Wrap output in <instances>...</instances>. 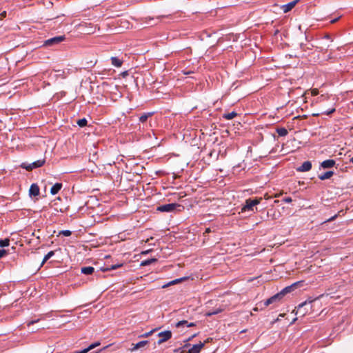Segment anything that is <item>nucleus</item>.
<instances>
[{"label": "nucleus", "instance_id": "f257e3e1", "mask_svg": "<svg viewBox=\"0 0 353 353\" xmlns=\"http://www.w3.org/2000/svg\"><path fill=\"white\" fill-rule=\"evenodd\" d=\"M63 16L57 15L52 18H46V28L51 30L57 29L63 23Z\"/></svg>", "mask_w": 353, "mask_h": 353}, {"label": "nucleus", "instance_id": "f03ea898", "mask_svg": "<svg viewBox=\"0 0 353 353\" xmlns=\"http://www.w3.org/2000/svg\"><path fill=\"white\" fill-rule=\"evenodd\" d=\"M262 201V198H256L254 199H248L245 201V205L241 208V212L250 211L254 212V208L259 204Z\"/></svg>", "mask_w": 353, "mask_h": 353}, {"label": "nucleus", "instance_id": "7ed1b4c3", "mask_svg": "<svg viewBox=\"0 0 353 353\" xmlns=\"http://www.w3.org/2000/svg\"><path fill=\"white\" fill-rule=\"evenodd\" d=\"M181 207L182 206L178 203H168L159 205L157 208V210L161 212H171L176 210L178 208Z\"/></svg>", "mask_w": 353, "mask_h": 353}, {"label": "nucleus", "instance_id": "20e7f679", "mask_svg": "<svg viewBox=\"0 0 353 353\" xmlns=\"http://www.w3.org/2000/svg\"><path fill=\"white\" fill-rule=\"evenodd\" d=\"M44 164L43 160H38L31 163H28L27 162H23L21 164L20 167L26 169L28 171L32 170L34 168L41 167Z\"/></svg>", "mask_w": 353, "mask_h": 353}, {"label": "nucleus", "instance_id": "39448f33", "mask_svg": "<svg viewBox=\"0 0 353 353\" xmlns=\"http://www.w3.org/2000/svg\"><path fill=\"white\" fill-rule=\"evenodd\" d=\"M65 40V35L57 36L48 39H46V47L58 45Z\"/></svg>", "mask_w": 353, "mask_h": 353}, {"label": "nucleus", "instance_id": "423d86ee", "mask_svg": "<svg viewBox=\"0 0 353 353\" xmlns=\"http://www.w3.org/2000/svg\"><path fill=\"white\" fill-rule=\"evenodd\" d=\"M172 334L170 330L163 331L158 334L159 339L157 341L158 345H161L172 338Z\"/></svg>", "mask_w": 353, "mask_h": 353}, {"label": "nucleus", "instance_id": "0eeeda50", "mask_svg": "<svg viewBox=\"0 0 353 353\" xmlns=\"http://www.w3.org/2000/svg\"><path fill=\"white\" fill-rule=\"evenodd\" d=\"M283 298V296L282 293L280 292L274 296H271L270 298L268 299L266 301H264L263 305L264 307H267L272 303H276L279 302Z\"/></svg>", "mask_w": 353, "mask_h": 353}, {"label": "nucleus", "instance_id": "6e6552de", "mask_svg": "<svg viewBox=\"0 0 353 353\" xmlns=\"http://www.w3.org/2000/svg\"><path fill=\"white\" fill-rule=\"evenodd\" d=\"M209 340L210 339H208L203 343L200 342L199 344L194 345L188 352H185V351H183L181 353H200L202 348L205 346V344L208 343Z\"/></svg>", "mask_w": 353, "mask_h": 353}, {"label": "nucleus", "instance_id": "1a4fd4ad", "mask_svg": "<svg viewBox=\"0 0 353 353\" xmlns=\"http://www.w3.org/2000/svg\"><path fill=\"white\" fill-rule=\"evenodd\" d=\"M336 164L334 159H327L321 163L320 167L323 169H329L333 168Z\"/></svg>", "mask_w": 353, "mask_h": 353}, {"label": "nucleus", "instance_id": "9d476101", "mask_svg": "<svg viewBox=\"0 0 353 353\" xmlns=\"http://www.w3.org/2000/svg\"><path fill=\"white\" fill-rule=\"evenodd\" d=\"M312 168V163L310 161H306L302 163V165L299 167L296 170L298 172H307L310 170Z\"/></svg>", "mask_w": 353, "mask_h": 353}, {"label": "nucleus", "instance_id": "9b49d317", "mask_svg": "<svg viewBox=\"0 0 353 353\" xmlns=\"http://www.w3.org/2000/svg\"><path fill=\"white\" fill-rule=\"evenodd\" d=\"M314 301V300H312V301H305L301 303V304H299L296 314H300L301 315L304 316L307 312L302 311V309L305 306L311 304Z\"/></svg>", "mask_w": 353, "mask_h": 353}, {"label": "nucleus", "instance_id": "f8f14e48", "mask_svg": "<svg viewBox=\"0 0 353 353\" xmlns=\"http://www.w3.org/2000/svg\"><path fill=\"white\" fill-rule=\"evenodd\" d=\"M46 232L48 234H50L49 237H48V239H46V243H45V245L46 246V245H49L50 243H53V241H51V238L54 236V234L56 232L55 230H52V229H50L48 226H47L46 228Z\"/></svg>", "mask_w": 353, "mask_h": 353}, {"label": "nucleus", "instance_id": "ddd939ff", "mask_svg": "<svg viewBox=\"0 0 353 353\" xmlns=\"http://www.w3.org/2000/svg\"><path fill=\"white\" fill-rule=\"evenodd\" d=\"M30 195L36 196L39 194V188L36 183L31 185L29 190Z\"/></svg>", "mask_w": 353, "mask_h": 353}, {"label": "nucleus", "instance_id": "4468645a", "mask_svg": "<svg viewBox=\"0 0 353 353\" xmlns=\"http://www.w3.org/2000/svg\"><path fill=\"white\" fill-rule=\"evenodd\" d=\"M299 0H294L293 1H291L290 3H288V4L286 5H284L283 6V10L285 13L290 11L296 5V3L299 2Z\"/></svg>", "mask_w": 353, "mask_h": 353}, {"label": "nucleus", "instance_id": "2eb2a0df", "mask_svg": "<svg viewBox=\"0 0 353 353\" xmlns=\"http://www.w3.org/2000/svg\"><path fill=\"white\" fill-rule=\"evenodd\" d=\"M299 283H294L291 285L287 286L285 288H283L281 292L282 293L283 296H284L285 294L292 292L298 285Z\"/></svg>", "mask_w": 353, "mask_h": 353}, {"label": "nucleus", "instance_id": "dca6fc26", "mask_svg": "<svg viewBox=\"0 0 353 353\" xmlns=\"http://www.w3.org/2000/svg\"><path fill=\"white\" fill-rule=\"evenodd\" d=\"M62 187H63V184L61 183H56L50 188V193L52 195L57 194L61 190Z\"/></svg>", "mask_w": 353, "mask_h": 353}, {"label": "nucleus", "instance_id": "f3484780", "mask_svg": "<svg viewBox=\"0 0 353 353\" xmlns=\"http://www.w3.org/2000/svg\"><path fill=\"white\" fill-rule=\"evenodd\" d=\"M334 174V172L333 171L329 170L323 174H319V179H321V181H325L326 179H330Z\"/></svg>", "mask_w": 353, "mask_h": 353}, {"label": "nucleus", "instance_id": "a211bd4d", "mask_svg": "<svg viewBox=\"0 0 353 353\" xmlns=\"http://www.w3.org/2000/svg\"><path fill=\"white\" fill-rule=\"evenodd\" d=\"M100 345L99 342L94 343L91 345H90L87 348H85L81 351H76L74 353H88L90 350L95 348L96 347L99 346Z\"/></svg>", "mask_w": 353, "mask_h": 353}, {"label": "nucleus", "instance_id": "6ab92c4d", "mask_svg": "<svg viewBox=\"0 0 353 353\" xmlns=\"http://www.w3.org/2000/svg\"><path fill=\"white\" fill-rule=\"evenodd\" d=\"M82 274L85 275H91L94 272V268L92 266L82 267L81 269Z\"/></svg>", "mask_w": 353, "mask_h": 353}, {"label": "nucleus", "instance_id": "aec40b11", "mask_svg": "<svg viewBox=\"0 0 353 353\" xmlns=\"http://www.w3.org/2000/svg\"><path fill=\"white\" fill-rule=\"evenodd\" d=\"M186 325L187 327H194L196 326L195 323H189L188 321L183 320L180 321L176 324V327H180L181 326Z\"/></svg>", "mask_w": 353, "mask_h": 353}, {"label": "nucleus", "instance_id": "412c9836", "mask_svg": "<svg viewBox=\"0 0 353 353\" xmlns=\"http://www.w3.org/2000/svg\"><path fill=\"white\" fill-rule=\"evenodd\" d=\"M148 343V341H140L139 343H137V344L134 345L133 347L131 348V351L132 352H134V351H136L139 348H141L143 347H144L145 345H146Z\"/></svg>", "mask_w": 353, "mask_h": 353}, {"label": "nucleus", "instance_id": "4be33fe9", "mask_svg": "<svg viewBox=\"0 0 353 353\" xmlns=\"http://www.w3.org/2000/svg\"><path fill=\"white\" fill-rule=\"evenodd\" d=\"M154 114V112H147V113H143V114H141L139 117V121L141 123H145L147 121V120L148 119V118L151 117L152 115Z\"/></svg>", "mask_w": 353, "mask_h": 353}, {"label": "nucleus", "instance_id": "5701e85b", "mask_svg": "<svg viewBox=\"0 0 353 353\" xmlns=\"http://www.w3.org/2000/svg\"><path fill=\"white\" fill-rule=\"evenodd\" d=\"M111 63L114 66L119 68L121 66L123 61L117 57H111Z\"/></svg>", "mask_w": 353, "mask_h": 353}, {"label": "nucleus", "instance_id": "b1692460", "mask_svg": "<svg viewBox=\"0 0 353 353\" xmlns=\"http://www.w3.org/2000/svg\"><path fill=\"white\" fill-rule=\"evenodd\" d=\"M55 251H50L47 254H46V268L50 267V265L52 263V261L48 263V261L54 254Z\"/></svg>", "mask_w": 353, "mask_h": 353}, {"label": "nucleus", "instance_id": "393cba45", "mask_svg": "<svg viewBox=\"0 0 353 353\" xmlns=\"http://www.w3.org/2000/svg\"><path fill=\"white\" fill-rule=\"evenodd\" d=\"M276 131L280 137H285L288 134V130L285 128H276Z\"/></svg>", "mask_w": 353, "mask_h": 353}, {"label": "nucleus", "instance_id": "a878e982", "mask_svg": "<svg viewBox=\"0 0 353 353\" xmlns=\"http://www.w3.org/2000/svg\"><path fill=\"white\" fill-rule=\"evenodd\" d=\"M157 261V259L155 258L146 259V260L141 261V265H142V266L150 265L154 263H156Z\"/></svg>", "mask_w": 353, "mask_h": 353}, {"label": "nucleus", "instance_id": "bb28decb", "mask_svg": "<svg viewBox=\"0 0 353 353\" xmlns=\"http://www.w3.org/2000/svg\"><path fill=\"white\" fill-rule=\"evenodd\" d=\"M237 116V113L234 111L232 112H230V113H225L223 114V118L227 119V120H230V119H234L235 117Z\"/></svg>", "mask_w": 353, "mask_h": 353}, {"label": "nucleus", "instance_id": "cd10ccee", "mask_svg": "<svg viewBox=\"0 0 353 353\" xmlns=\"http://www.w3.org/2000/svg\"><path fill=\"white\" fill-rule=\"evenodd\" d=\"M123 266V263H117L115 265H108L105 270H104V271H108V270H116L119 268H121Z\"/></svg>", "mask_w": 353, "mask_h": 353}, {"label": "nucleus", "instance_id": "c85d7f7f", "mask_svg": "<svg viewBox=\"0 0 353 353\" xmlns=\"http://www.w3.org/2000/svg\"><path fill=\"white\" fill-rule=\"evenodd\" d=\"M222 311H223V310L221 308H218V309H216L212 311H210V312H207L206 316H211L212 315H216V314L221 313Z\"/></svg>", "mask_w": 353, "mask_h": 353}, {"label": "nucleus", "instance_id": "c756f323", "mask_svg": "<svg viewBox=\"0 0 353 353\" xmlns=\"http://www.w3.org/2000/svg\"><path fill=\"white\" fill-rule=\"evenodd\" d=\"M330 48V44L327 43H322V46L320 47H317L319 49L320 52H327Z\"/></svg>", "mask_w": 353, "mask_h": 353}, {"label": "nucleus", "instance_id": "7c9ffc66", "mask_svg": "<svg viewBox=\"0 0 353 353\" xmlns=\"http://www.w3.org/2000/svg\"><path fill=\"white\" fill-rule=\"evenodd\" d=\"M10 245V240L8 239H0V247L4 248Z\"/></svg>", "mask_w": 353, "mask_h": 353}, {"label": "nucleus", "instance_id": "2f4dec72", "mask_svg": "<svg viewBox=\"0 0 353 353\" xmlns=\"http://www.w3.org/2000/svg\"><path fill=\"white\" fill-rule=\"evenodd\" d=\"M77 123L79 126L82 128V127H85L87 125L88 121L86 119L83 118V119H79Z\"/></svg>", "mask_w": 353, "mask_h": 353}, {"label": "nucleus", "instance_id": "473e14b6", "mask_svg": "<svg viewBox=\"0 0 353 353\" xmlns=\"http://www.w3.org/2000/svg\"><path fill=\"white\" fill-rule=\"evenodd\" d=\"M185 279V278L184 277V278H181V279H177L173 280V281H170L168 285H164L163 288H165V286H168V285H174V284L180 283L181 281H184Z\"/></svg>", "mask_w": 353, "mask_h": 353}, {"label": "nucleus", "instance_id": "72a5a7b5", "mask_svg": "<svg viewBox=\"0 0 353 353\" xmlns=\"http://www.w3.org/2000/svg\"><path fill=\"white\" fill-rule=\"evenodd\" d=\"M61 234H63L65 236H70L72 234V232L70 230H62L59 232V234L57 235V236H59Z\"/></svg>", "mask_w": 353, "mask_h": 353}, {"label": "nucleus", "instance_id": "f704fd0d", "mask_svg": "<svg viewBox=\"0 0 353 353\" xmlns=\"http://www.w3.org/2000/svg\"><path fill=\"white\" fill-rule=\"evenodd\" d=\"M157 329H154L148 332H145V334H141V336H139V338H142V337H149L150 336H151Z\"/></svg>", "mask_w": 353, "mask_h": 353}, {"label": "nucleus", "instance_id": "c9c22d12", "mask_svg": "<svg viewBox=\"0 0 353 353\" xmlns=\"http://www.w3.org/2000/svg\"><path fill=\"white\" fill-rule=\"evenodd\" d=\"M322 39L323 40H327V41H330V42L333 41V40L331 38V36L329 34H325L324 35V37L322 38Z\"/></svg>", "mask_w": 353, "mask_h": 353}, {"label": "nucleus", "instance_id": "e433bc0d", "mask_svg": "<svg viewBox=\"0 0 353 353\" xmlns=\"http://www.w3.org/2000/svg\"><path fill=\"white\" fill-rule=\"evenodd\" d=\"M8 254V252L4 249H0V259L3 257Z\"/></svg>", "mask_w": 353, "mask_h": 353}, {"label": "nucleus", "instance_id": "4c0bfd02", "mask_svg": "<svg viewBox=\"0 0 353 353\" xmlns=\"http://www.w3.org/2000/svg\"><path fill=\"white\" fill-rule=\"evenodd\" d=\"M335 112V108H332L330 110H327V111H325L324 112H323L322 114H326V115H330L332 114L333 112Z\"/></svg>", "mask_w": 353, "mask_h": 353}, {"label": "nucleus", "instance_id": "58836bf2", "mask_svg": "<svg viewBox=\"0 0 353 353\" xmlns=\"http://www.w3.org/2000/svg\"><path fill=\"white\" fill-rule=\"evenodd\" d=\"M282 201L285 202V203H291L292 201V199L291 197L290 196H288V197H285L282 199Z\"/></svg>", "mask_w": 353, "mask_h": 353}, {"label": "nucleus", "instance_id": "ea45409f", "mask_svg": "<svg viewBox=\"0 0 353 353\" xmlns=\"http://www.w3.org/2000/svg\"><path fill=\"white\" fill-rule=\"evenodd\" d=\"M7 15V13H6V11H3L1 14H0V20H2L3 18H5Z\"/></svg>", "mask_w": 353, "mask_h": 353}, {"label": "nucleus", "instance_id": "a19ab883", "mask_svg": "<svg viewBox=\"0 0 353 353\" xmlns=\"http://www.w3.org/2000/svg\"><path fill=\"white\" fill-rule=\"evenodd\" d=\"M337 217V214H335L334 216H332L331 218L328 219L326 221L327 222H331L334 221Z\"/></svg>", "mask_w": 353, "mask_h": 353}, {"label": "nucleus", "instance_id": "79ce46f5", "mask_svg": "<svg viewBox=\"0 0 353 353\" xmlns=\"http://www.w3.org/2000/svg\"><path fill=\"white\" fill-rule=\"evenodd\" d=\"M333 58H334V56L332 55V52L331 51L327 56V59H332Z\"/></svg>", "mask_w": 353, "mask_h": 353}, {"label": "nucleus", "instance_id": "37998d69", "mask_svg": "<svg viewBox=\"0 0 353 353\" xmlns=\"http://www.w3.org/2000/svg\"><path fill=\"white\" fill-rule=\"evenodd\" d=\"M301 48L303 49V51H305V48L310 49L309 47H306L305 45H303V44L301 45Z\"/></svg>", "mask_w": 353, "mask_h": 353}, {"label": "nucleus", "instance_id": "c03bdc74", "mask_svg": "<svg viewBox=\"0 0 353 353\" xmlns=\"http://www.w3.org/2000/svg\"><path fill=\"white\" fill-rule=\"evenodd\" d=\"M339 17L335 18V19L331 20L330 23H336L339 20Z\"/></svg>", "mask_w": 353, "mask_h": 353}, {"label": "nucleus", "instance_id": "a18cd8bd", "mask_svg": "<svg viewBox=\"0 0 353 353\" xmlns=\"http://www.w3.org/2000/svg\"><path fill=\"white\" fill-rule=\"evenodd\" d=\"M210 232H211V230H210V228H208L205 229L204 234H206V233H210Z\"/></svg>", "mask_w": 353, "mask_h": 353}, {"label": "nucleus", "instance_id": "49530a36", "mask_svg": "<svg viewBox=\"0 0 353 353\" xmlns=\"http://www.w3.org/2000/svg\"><path fill=\"white\" fill-rule=\"evenodd\" d=\"M197 334H194L192 336L190 337L188 339V341H190L192 338H194V336H196Z\"/></svg>", "mask_w": 353, "mask_h": 353}, {"label": "nucleus", "instance_id": "de8ad7c7", "mask_svg": "<svg viewBox=\"0 0 353 353\" xmlns=\"http://www.w3.org/2000/svg\"><path fill=\"white\" fill-rule=\"evenodd\" d=\"M191 73H192V71H188V72H184L185 74H191Z\"/></svg>", "mask_w": 353, "mask_h": 353}, {"label": "nucleus", "instance_id": "09e8293b", "mask_svg": "<svg viewBox=\"0 0 353 353\" xmlns=\"http://www.w3.org/2000/svg\"><path fill=\"white\" fill-rule=\"evenodd\" d=\"M41 265V266L44 265V258L43 259Z\"/></svg>", "mask_w": 353, "mask_h": 353}, {"label": "nucleus", "instance_id": "8fccbe9b", "mask_svg": "<svg viewBox=\"0 0 353 353\" xmlns=\"http://www.w3.org/2000/svg\"><path fill=\"white\" fill-rule=\"evenodd\" d=\"M190 345V344H185L183 347H189Z\"/></svg>", "mask_w": 353, "mask_h": 353}, {"label": "nucleus", "instance_id": "3c124183", "mask_svg": "<svg viewBox=\"0 0 353 353\" xmlns=\"http://www.w3.org/2000/svg\"><path fill=\"white\" fill-rule=\"evenodd\" d=\"M52 74V72H50V74H49L48 77L50 78Z\"/></svg>", "mask_w": 353, "mask_h": 353}, {"label": "nucleus", "instance_id": "603ef678", "mask_svg": "<svg viewBox=\"0 0 353 353\" xmlns=\"http://www.w3.org/2000/svg\"><path fill=\"white\" fill-rule=\"evenodd\" d=\"M54 15H50L48 18H52V17H54Z\"/></svg>", "mask_w": 353, "mask_h": 353}, {"label": "nucleus", "instance_id": "864d4df0", "mask_svg": "<svg viewBox=\"0 0 353 353\" xmlns=\"http://www.w3.org/2000/svg\"><path fill=\"white\" fill-rule=\"evenodd\" d=\"M350 162L353 163V157H352V158H351V159H350Z\"/></svg>", "mask_w": 353, "mask_h": 353}, {"label": "nucleus", "instance_id": "5fc2aeb1", "mask_svg": "<svg viewBox=\"0 0 353 353\" xmlns=\"http://www.w3.org/2000/svg\"><path fill=\"white\" fill-rule=\"evenodd\" d=\"M50 351L52 352V350L50 349ZM47 352H49V350H47Z\"/></svg>", "mask_w": 353, "mask_h": 353}, {"label": "nucleus", "instance_id": "6e6d98bb", "mask_svg": "<svg viewBox=\"0 0 353 353\" xmlns=\"http://www.w3.org/2000/svg\"><path fill=\"white\" fill-rule=\"evenodd\" d=\"M101 350H99V351H97V352H94V353H98V352H99Z\"/></svg>", "mask_w": 353, "mask_h": 353}]
</instances>
